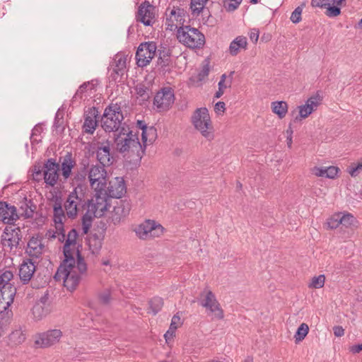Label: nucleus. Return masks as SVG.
<instances>
[{
    "label": "nucleus",
    "instance_id": "obj_64",
    "mask_svg": "<svg viewBox=\"0 0 362 362\" xmlns=\"http://www.w3.org/2000/svg\"><path fill=\"white\" fill-rule=\"evenodd\" d=\"M100 110L99 107L93 106L91 107H88V110H85L84 113H100Z\"/></svg>",
    "mask_w": 362,
    "mask_h": 362
},
{
    "label": "nucleus",
    "instance_id": "obj_24",
    "mask_svg": "<svg viewBox=\"0 0 362 362\" xmlns=\"http://www.w3.org/2000/svg\"><path fill=\"white\" fill-rule=\"evenodd\" d=\"M96 156L100 165L103 166L110 165L112 163L113 158L111 156L110 144L107 141L98 147Z\"/></svg>",
    "mask_w": 362,
    "mask_h": 362
},
{
    "label": "nucleus",
    "instance_id": "obj_10",
    "mask_svg": "<svg viewBox=\"0 0 362 362\" xmlns=\"http://www.w3.org/2000/svg\"><path fill=\"white\" fill-rule=\"evenodd\" d=\"M157 46L153 41L142 42L136 53V64L139 67L147 66L156 54Z\"/></svg>",
    "mask_w": 362,
    "mask_h": 362
},
{
    "label": "nucleus",
    "instance_id": "obj_39",
    "mask_svg": "<svg viewBox=\"0 0 362 362\" xmlns=\"http://www.w3.org/2000/svg\"><path fill=\"white\" fill-rule=\"evenodd\" d=\"M362 171V158L353 163L347 168V172L351 177H356Z\"/></svg>",
    "mask_w": 362,
    "mask_h": 362
},
{
    "label": "nucleus",
    "instance_id": "obj_36",
    "mask_svg": "<svg viewBox=\"0 0 362 362\" xmlns=\"http://www.w3.org/2000/svg\"><path fill=\"white\" fill-rule=\"evenodd\" d=\"M325 281V276L320 274L313 276L308 284V287L311 288H321L324 286Z\"/></svg>",
    "mask_w": 362,
    "mask_h": 362
},
{
    "label": "nucleus",
    "instance_id": "obj_51",
    "mask_svg": "<svg viewBox=\"0 0 362 362\" xmlns=\"http://www.w3.org/2000/svg\"><path fill=\"white\" fill-rule=\"evenodd\" d=\"M186 16L187 12L183 8H177V13L175 16V19L180 25H182L181 26L184 25L183 24L185 21Z\"/></svg>",
    "mask_w": 362,
    "mask_h": 362
},
{
    "label": "nucleus",
    "instance_id": "obj_58",
    "mask_svg": "<svg viewBox=\"0 0 362 362\" xmlns=\"http://www.w3.org/2000/svg\"><path fill=\"white\" fill-rule=\"evenodd\" d=\"M259 30L257 28H252L250 33V38L254 42L256 43L259 39Z\"/></svg>",
    "mask_w": 362,
    "mask_h": 362
},
{
    "label": "nucleus",
    "instance_id": "obj_7",
    "mask_svg": "<svg viewBox=\"0 0 362 362\" xmlns=\"http://www.w3.org/2000/svg\"><path fill=\"white\" fill-rule=\"evenodd\" d=\"M136 235L141 240H150L160 237L164 228L153 220H146L134 229Z\"/></svg>",
    "mask_w": 362,
    "mask_h": 362
},
{
    "label": "nucleus",
    "instance_id": "obj_28",
    "mask_svg": "<svg viewBox=\"0 0 362 362\" xmlns=\"http://www.w3.org/2000/svg\"><path fill=\"white\" fill-rule=\"evenodd\" d=\"M247 45V39L243 36H238L233 40L229 46V52L232 56H236L240 49H246Z\"/></svg>",
    "mask_w": 362,
    "mask_h": 362
},
{
    "label": "nucleus",
    "instance_id": "obj_8",
    "mask_svg": "<svg viewBox=\"0 0 362 362\" xmlns=\"http://www.w3.org/2000/svg\"><path fill=\"white\" fill-rule=\"evenodd\" d=\"M88 178L90 186L94 192L105 191L107 173L105 166L101 165H92L88 170Z\"/></svg>",
    "mask_w": 362,
    "mask_h": 362
},
{
    "label": "nucleus",
    "instance_id": "obj_13",
    "mask_svg": "<svg viewBox=\"0 0 362 362\" xmlns=\"http://www.w3.org/2000/svg\"><path fill=\"white\" fill-rule=\"evenodd\" d=\"M192 123L195 129L207 139L211 140L214 138L210 115H194L192 117Z\"/></svg>",
    "mask_w": 362,
    "mask_h": 362
},
{
    "label": "nucleus",
    "instance_id": "obj_9",
    "mask_svg": "<svg viewBox=\"0 0 362 362\" xmlns=\"http://www.w3.org/2000/svg\"><path fill=\"white\" fill-rule=\"evenodd\" d=\"M201 301L200 305L206 308L210 313L214 315V317L218 320H221L224 317L223 311L220 306L215 295L211 291L205 288L200 294Z\"/></svg>",
    "mask_w": 362,
    "mask_h": 362
},
{
    "label": "nucleus",
    "instance_id": "obj_31",
    "mask_svg": "<svg viewBox=\"0 0 362 362\" xmlns=\"http://www.w3.org/2000/svg\"><path fill=\"white\" fill-rule=\"evenodd\" d=\"M309 115H298L293 122H290L288 129L285 132V135L286 137V143L287 146L289 148L292 146L293 143V131L292 129V125L297 122H300L302 119L307 118Z\"/></svg>",
    "mask_w": 362,
    "mask_h": 362
},
{
    "label": "nucleus",
    "instance_id": "obj_43",
    "mask_svg": "<svg viewBox=\"0 0 362 362\" xmlns=\"http://www.w3.org/2000/svg\"><path fill=\"white\" fill-rule=\"evenodd\" d=\"M202 16V21L204 25H211L212 26L213 21H211V14L209 11V8L208 7H205V5L204 6V11H201Z\"/></svg>",
    "mask_w": 362,
    "mask_h": 362
},
{
    "label": "nucleus",
    "instance_id": "obj_57",
    "mask_svg": "<svg viewBox=\"0 0 362 362\" xmlns=\"http://www.w3.org/2000/svg\"><path fill=\"white\" fill-rule=\"evenodd\" d=\"M180 325H181V320H180V316H178L177 315H175L171 320V323L170 325V327L177 329V327Z\"/></svg>",
    "mask_w": 362,
    "mask_h": 362
},
{
    "label": "nucleus",
    "instance_id": "obj_27",
    "mask_svg": "<svg viewBox=\"0 0 362 362\" xmlns=\"http://www.w3.org/2000/svg\"><path fill=\"white\" fill-rule=\"evenodd\" d=\"M35 206L33 204L31 200L25 199L21 202V205L18 209L19 216L24 218H31L33 216Z\"/></svg>",
    "mask_w": 362,
    "mask_h": 362
},
{
    "label": "nucleus",
    "instance_id": "obj_44",
    "mask_svg": "<svg viewBox=\"0 0 362 362\" xmlns=\"http://www.w3.org/2000/svg\"><path fill=\"white\" fill-rule=\"evenodd\" d=\"M135 90L136 92V94L139 95L140 97L143 98L144 99L149 98V94L148 93L149 89L144 84H142V83L138 84L136 86Z\"/></svg>",
    "mask_w": 362,
    "mask_h": 362
},
{
    "label": "nucleus",
    "instance_id": "obj_42",
    "mask_svg": "<svg viewBox=\"0 0 362 362\" xmlns=\"http://www.w3.org/2000/svg\"><path fill=\"white\" fill-rule=\"evenodd\" d=\"M327 11L325 14L329 17H337L341 14V8L340 7L329 3V5L326 7Z\"/></svg>",
    "mask_w": 362,
    "mask_h": 362
},
{
    "label": "nucleus",
    "instance_id": "obj_40",
    "mask_svg": "<svg viewBox=\"0 0 362 362\" xmlns=\"http://www.w3.org/2000/svg\"><path fill=\"white\" fill-rule=\"evenodd\" d=\"M125 68L126 59L124 57H119L117 60H116V67L113 69V71L117 75L122 76L124 74Z\"/></svg>",
    "mask_w": 362,
    "mask_h": 362
},
{
    "label": "nucleus",
    "instance_id": "obj_18",
    "mask_svg": "<svg viewBox=\"0 0 362 362\" xmlns=\"http://www.w3.org/2000/svg\"><path fill=\"white\" fill-rule=\"evenodd\" d=\"M126 185L122 177H115L109 182V185L105 188L107 198L119 199L126 193Z\"/></svg>",
    "mask_w": 362,
    "mask_h": 362
},
{
    "label": "nucleus",
    "instance_id": "obj_3",
    "mask_svg": "<svg viewBox=\"0 0 362 362\" xmlns=\"http://www.w3.org/2000/svg\"><path fill=\"white\" fill-rule=\"evenodd\" d=\"M107 199L105 191H100L95 192L94 196L86 202V211L81 219L84 234L88 232L93 218H100L105 214L109 206Z\"/></svg>",
    "mask_w": 362,
    "mask_h": 362
},
{
    "label": "nucleus",
    "instance_id": "obj_16",
    "mask_svg": "<svg viewBox=\"0 0 362 362\" xmlns=\"http://www.w3.org/2000/svg\"><path fill=\"white\" fill-rule=\"evenodd\" d=\"M62 332L59 329H51L41 333L37 337L35 344L41 348L50 346L59 341Z\"/></svg>",
    "mask_w": 362,
    "mask_h": 362
},
{
    "label": "nucleus",
    "instance_id": "obj_56",
    "mask_svg": "<svg viewBox=\"0 0 362 362\" xmlns=\"http://www.w3.org/2000/svg\"><path fill=\"white\" fill-rule=\"evenodd\" d=\"M89 85H90L89 82L83 83L82 85H81L79 86L78 89L77 90V91L74 95V98H77V97L81 98L82 94L86 91L88 86Z\"/></svg>",
    "mask_w": 362,
    "mask_h": 362
},
{
    "label": "nucleus",
    "instance_id": "obj_20",
    "mask_svg": "<svg viewBox=\"0 0 362 362\" xmlns=\"http://www.w3.org/2000/svg\"><path fill=\"white\" fill-rule=\"evenodd\" d=\"M19 216L14 206H11L6 202H0V220L4 223L11 226L13 221H16Z\"/></svg>",
    "mask_w": 362,
    "mask_h": 362
},
{
    "label": "nucleus",
    "instance_id": "obj_35",
    "mask_svg": "<svg viewBox=\"0 0 362 362\" xmlns=\"http://www.w3.org/2000/svg\"><path fill=\"white\" fill-rule=\"evenodd\" d=\"M309 331V327L305 323H302L298 328L295 334L296 342H300L306 337Z\"/></svg>",
    "mask_w": 362,
    "mask_h": 362
},
{
    "label": "nucleus",
    "instance_id": "obj_49",
    "mask_svg": "<svg viewBox=\"0 0 362 362\" xmlns=\"http://www.w3.org/2000/svg\"><path fill=\"white\" fill-rule=\"evenodd\" d=\"M339 169L336 166H329L326 168V177L329 179H334L337 177Z\"/></svg>",
    "mask_w": 362,
    "mask_h": 362
},
{
    "label": "nucleus",
    "instance_id": "obj_19",
    "mask_svg": "<svg viewBox=\"0 0 362 362\" xmlns=\"http://www.w3.org/2000/svg\"><path fill=\"white\" fill-rule=\"evenodd\" d=\"M101 125L105 132H117L122 126L123 115H101Z\"/></svg>",
    "mask_w": 362,
    "mask_h": 362
},
{
    "label": "nucleus",
    "instance_id": "obj_5",
    "mask_svg": "<svg viewBox=\"0 0 362 362\" xmlns=\"http://www.w3.org/2000/svg\"><path fill=\"white\" fill-rule=\"evenodd\" d=\"M177 38L180 43L190 49H201L205 44L204 35L197 28L182 25L177 28Z\"/></svg>",
    "mask_w": 362,
    "mask_h": 362
},
{
    "label": "nucleus",
    "instance_id": "obj_60",
    "mask_svg": "<svg viewBox=\"0 0 362 362\" xmlns=\"http://www.w3.org/2000/svg\"><path fill=\"white\" fill-rule=\"evenodd\" d=\"M175 331H176V329L169 327L168 330L164 334V337L167 341L173 338V337L175 336Z\"/></svg>",
    "mask_w": 362,
    "mask_h": 362
},
{
    "label": "nucleus",
    "instance_id": "obj_4",
    "mask_svg": "<svg viewBox=\"0 0 362 362\" xmlns=\"http://www.w3.org/2000/svg\"><path fill=\"white\" fill-rule=\"evenodd\" d=\"M13 272L4 268L0 269V314L4 313L13 302L16 287L11 283Z\"/></svg>",
    "mask_w": 362,
    "mask_h": 362
},
{
    "label": "nucleus",
    "instance_id": "obj_47",
    "mask_svg": "<svg viewBox=\"0 0 362 362\" xmlns=\"http://www.w3.org/2000/svg\"><path fill=\"white\" fill-rule=\"evenodd\" d=\"M122 113L121 110V106L118 104L117 102L115 103H111L108 106L105 107L103 113Z\"/></svg>",
    "mask_w": 362,
    "mask_h": 362
},
{
    "label": "nucleus",
    "instance_id": "obj_37",
    "mask_svg": "<svg viewBox=\"0 0 362 362\" xmlns=\"http://www.w3.org/2000/svg\"><path fill=\"white\" fill-rule=\"evenodd\" d=\"M209 74V59H206L202 65V70L198 73L197 76V81L202 82L204 81Z\"/></svg>",
    "mask_w": 362,
    "mask_h": 362
},
{
    "label": "nucleus",
    "instance_id": "obj_52",
    "mask_svg": "<svg viewBox=\"0 0 362 362\" xmlns=\"http://www.w3.org/2000/svg\"><path fill=\"white\" fill-rule=\"evenodd\" d=\"M63 115H55L54 126L57 129H64V119Z\"/></svg>",
    "mask_w": 362,
    "mask_h": 362
},
{
    "label": "nucleus",
    "instance_id": "obj_63",
    "mask_svg": "<svg viewBox=\"0 0 362 362\" xmlns=\"http://www.w3.org/2000/svg\"><path fill=\"white\" fill-rule=\"evenodd\" d=\"M362 351V344L354 345L350 348V351L353 354H357Z\"/></svg>",
    "mask_w": 362,
    "mask_h": 362
},
{
    "label": "nucleus",
    "instance_id": "obj_6",
    "mask_svg": "<svg viewBox=\"0 0 362 362\" xmlns=\"http://www.w3.org/2000/svg\"><path fill=\"white\" fill-rule=\"evenodd\" d=\"M85 193L82 186L78 185L69 192L64 204L66 216L69 218H75L80 209L85 206Z\"/></svg>",
    "mask_w": 362,
    "mask_h": 362
},
{
    "label": "nucleus",
    "instance_id": "obj_38",
    "mask_svg": "<svg viewBox=\"0 0 362 362\" xmlns=\"http://www.w3.org/2000/svg\"><path fill=\"white\" fill-rule=\"evenodd\" d=\"M273 113H287L288 104L284 101H276L272 103Z\"/></svg>",
    "mask_w": 362,
    "mask_h": 362
},
{
    "label": "nucleus",
    "instance_id": "obj_41",
    "mask_svg": "<svg viewBox=\"0 0 362 362\" xmlns=\"http://www.w3.org/2000/svg\"><path fill=\"white\" fill-rule=\"evenodd\" d=\"M229 2L227 0L223 1V6L228 12H233L236 10L239 6L240 5L242 1L236 0V1H230Z\"/></svg>",
    "mask_w": 362,
    "mask_h": 362
},
{
    "label": "nucleus",
    "instance_id": "obj_48",
    "mask_svg": "<svg viewBox=\"0 0 362 362\" xmlns=\"http://www.w3.org/2000/svg\"><path fill=\"white\" fill-rule=\"evenodd\" d=\"M302 11L303 9L300 6H298L297 8H295V10L292 12L290 18L292 23L296 24L301 21Z\"/></svg>",
    "mask_w": 362,
    "mask_h": 362
},
{
    "label": "nucleus",
    "instance_id": "obj_23",
    "mask_svg": "<svg viewBox=\"0 0 362 362\" xmlns=\"http://www.w3.org/2000/svg\"><path fill=\"white\" fill-rule=\"evenodd\" d=\"M44 249L45 245L42 244V240L33 237L28 243L25 252L32 258L31 259L34 261V259L40 258Z\"/></svg>",
    "mask_w": 362,
    "mask_h": 362
},
{
    "label": "nucleus",
    "instance_id": "obj_26",
    "mask_svg": "<svg viewBox=\"0 0 362 362\" xmlns=\"http://www.w3.org/2000/svg\"><path fill=\"white\" fill-rule=\"evenodd\" d=\"M159 56L158 57L157 64L160 66V69L163 73L170 72L172 67V59L170 58L172 52L170 49L163 48L158 50Z\"/></svg>",
    "mask_w": 362,
    "mask_h": 362
},
{
    "label": "nucleus",
    "instance_id": "obj_62",
    "mask_svg": "<svg viewBox=\"0 0 362 362\" xmlns=\"http://www.w3.org/2000/svg\"><path fill=\"white\" fill-rule=\"evenodd\" d=\"M42 132V127L40 125H36L32 130L31 135H35L36 136H40V133Z\"/></svg>",
    "mask_w": 362,
    "mask_h": 362
},
{
    "label": "nucleus",
    "instance_id": "obj_2",
    "mask_svg": "<svg viewBox=\"0 0 362 362\" xmlns=\"http://www.w3.org/2000/svg\"><path fill=\"white\" fill-rule=\"evenodd\" d=\"M138 124L142 129V144L136 134L125 127H122L119 135L115 138V144L119 152L123 153L124 156L132 157L135 160H140L146 146L152 144L157 138V130L155 127H147L142 121H138Z\"/></svg>",
    "mask_w": 362,
    "mask_h": 362
},
{
    "label": "nucleus",
    "instance_id": "obj_32",
    "mask_svg": "<svg viewBox=\"0 0 362 362\" xmlns=\"http://www.w3.org/2000/svg\"><path fill=\"white\" fill-rule=\"evenodd\" d=\"M26 338L25 330L19 327L15 329L9 335V340L15 345L22 344Z\"/></svg>",
    "mask_w": 362,
    "mask_h": 362
},
{
    "label": "nucleus",
    "instance_id": "obj_45",
    "mask_svg": "<svg viewBox=\"0 0 362 362\" xmlns=\"http://www.w3.org/2000/svg\"><path fill=\"white\" fill-rule=\"evenodd\" d=\"M340 214H337L332 216L327 221V226L331 229L337 228L341 224Z\"/></svg>",
    "mask_w": 362,
    "mask_h": 362
},
{
    "label": "nucleus",
    "instance_id": "obj_54",
    "mask_svg": "<svg viewBox=\"0 0 362 362\" xmlns=\"http://www.w3.org/2000/svg\"><path fill=\"white\" fill-rule=\"evenodd\" d=\"M312 173L317 177H326V168L314 167L312 169Z\"/></svg>",
    "mask_w": 362,
    "mask_h": 362
},
{
    "label": "nucleus",
    "instance_id": "obj_33",
    "mask_svg": "<svg viewBox=\"0 0 362 362\" xmlns=\"http://www.w3.org/2000/svg\"><path fill=\"white\" fill-rule=\"evenodd\" d=\"M209 1V0H191L190 9L193 16H199L201 11H204V6Z\"/></svg>",
    "mask_w": 362,
    "mask_h": 362
},
{
    "label": "nucleus",
    "instance_id": "obj_12",
    "mask_svg": "<svg viewBox=\"0 0 362 362\" xmlns=\"http://www.w3.org/2000/svg\"><path fill=\"white\" fill-rule=\"evenodd\" d=\"M21 238V230L14 226H7L1 235V243L4 247L11 250L16 248Z\"/></svg>",
    "mask_w": 362,
    "mask_h": 362
},
{
    "label": "nucleus",
    "instance_id": "obj_53",
    "mask_svg": "<svg viewBox=\"0 0 362 362\" xmlns=\"http://www.w3.org/2000/svg\"><path fill=\"white\" fill-rule=\"evenodd\" d=\"M330 0H312L311 6L313 7L326 8L329 5Z\"/></svg>",
    "mask_w": 362,
    "mask_h": 362
},
{
    "label": "nucleus",
    "instance_id": "obj_59",
    "mask_svg": "<svg viewBox=\"0 0 362 362\" xmlns=\"http://www.w3.org/2000/svg\"><path fill=\"white\" fill-rule=\"evenodd\" d=\"M333 332H334V334L337 337H342L344 334V329L341 326L334 327Z\"/></svg>",
    "mask_w": 362,
    "mask_h": 362
},
{
    "label": "nucleus",
    "instance_id": "obj_14",
    "mask_svg": "<svg viewBox=\"0 0 362 362\" xmlns=\"http://www.w3.org/2000/svg\"><path fill=\"white\" fill-rule=\"evenodd\" d=\"M59 164L54 158H49L44 164V180L46 185L54 187L59 180Z\"/></svg>",
    "mask_w": 362,
    "mask_h": 362
},
{
    "label": "nucleus",
    "instance_id": "obj_30",
    "mask_svg": "<svg viewBox=\"0 0 362 362\" xmlns=\"http://www.w3.org/2000/svg\"><path fill=\"white\" fill-rule=\"evenodd\" d=\"M101 115H88L84 121L83 129L86 133L93 134L97 127V119Z\"/></svg>",
    "mask_w": 362,
    "mask_h": 362
},
{
    "label": "nucleus",
    "instance_id": "obj_21",
    "mask_svg": "<svg viewBox=\"0 0 362 362\" xmlns=\"http://www.w3.org/2000/svg\"><path fill=\"white\" fill-rule=\"evenodd\" d=\"M322 97L317 93L315 95L309 98L305 104L300 105L296 107L292 113L298 111V113H313L317 110V107L321 104Z\"/></svg>",
    "mask_w": 362,
    "mask_h": 362
},
{
    "label": "nucleus",
    "instance_id": "obj_61",
    "mask_svg": "<svg viewBox=\"0 0 362 362\" xmlns=\"http://www.w3.org/2000/svg\"><path fill=\"white\" fill-rule=\"evenodd\" d=\"M225 103L223 102H221V101H218V103H216V104L214 106V111L216 112H224L225 111Z\"/></svg>",
    "mask_w": 362,
    "mask_h": 362
},
{
    "label": "nucleus",
    "instance_id": "obj_50",
    "mask_svg": "<svg viewBox=\"0 0 362 362\" xmlns=\"http://www.w3.org/2000/svg\"><path fill=\"white\" fill-rule=\"evenodd\" d=\"M340 214V220H341V224L348 226H350L354 221V216L350 214Z\"/></svg>",
    "mask_w": 362,
    "mask_h": 362
},
{
    "label": "nucleus",
    "instance_id": "obj_1",
    "mask_svg": "<svg viewBox=\"0 0 362 362\" xmlns=\"http://www.w3.org/2000/svg\"><path fill=\"white\" fill-rule=\"evenodd\" d=\"M65 218L61 197H55L53 204V219L56 225V231L50 236L64 242L63 253L64 259L59 265L54 274L56 281H63L67 290L76 289L82 279L86 276L88 267L81 255L82 245L78 241V233L75 228L71 229L65 235L63 220Z\"/></svg>",
    "mask_w": 362,
    "mask_h": 362
},
{
    "label": "nucleus",
    "instance_id": "obj_55",
    "mask_svg": "<svg viewBox=\"0 0 362 362\" xmlns=\"http://www.w3.org/2000/svg\"><path fill=\"white\" fill-rule=\"evenodd\" d=\"M100 300L103 304H107L110 301V292L108 290L101 293L99 296Z\"/></svg>",
    "mask_w": 362,
    "mask_h": 362
},
{
    "label": "nucleus",
    "instance_id": "obj_29",
    "mask_svg": "<svg viewBox=\"0 0 362 362\" xmlns=\"http://www.w3.org/2000/svg\"><path fill=\"white\" fill-rule=\"evenodd\" d=\"M88 245L92 254H98L102 247L103 238L97 234H91L87 239Z\"/></svg>",
    "mask_w": 362,
    "mask_h": 362
},
{
    "label": "nucleus",
    "instance_id": "obj_46",
    "mask_svg": "<svg viewBox=\"0 0 362 362\" xmlns=\"http://www.w3.org/2000/svg\"><path fill=\"white\" fill-rule=\"evenodd\" d=\"M32 312L34 317L37 320L41 319L44 315H45L44 308L40 304L34 305Z\"/></svg>",
    "mask_w": 362,
    "mask_h": 362
},
{
    "label": "nucleus",
    "instance_id": "obj_34",
    "mask_svg": "<svg viewBox=\"0 0 362 362\" xmlns=\"http://www.w3.org/2000/svg\"><path fill=\"white\" fill-rule=\"evenodd\" d=\"M149 305L151 312L155 315L161 310L163 301L160 297H154L150 300Z\"/></svg>",
    "mask_w": 362,
    "mask_h": 362
},
{
    "label": "nucleus",
    "instance_id": "obj_15",
    "mask_svg": "<svg viewBox=\"0 0 362 362\" xmlns=\"http://www.w3.org/2000/svg\"><path fill=\"white\" fill-rule=\"evenodd\" d=\"M156 7L148 1H145L139 7L137 21H141L144 25H152L155 21Z\"/></svg>",
    "mask_w": 362,
    "mask_h": 362
},
{
    "label": "nucleus",
    "instance_id": "obj_25",
    "mask_svg": "<svg viewBox=\"0 0 362 362\" xmlns=\"http://www.w3.org/2000/svg\"><path fill=\"white\" fill-rule=\"evenodd\" d=\"M61 170L63 178L66 180L71 175L72 169L76 165V160L73 158L71 153H66V155L60 158Z\"/></svg>",
    "mask_w": 362,
    "mask_h": 362
},
{
    "label": "nucleus",
    "instance_id": "obj_22",
    "mask_svg": "<svg viewBox=\"0 0 362 362\" xmlns=\"http://www.w3.org/2000/svg\"><path fill=\"white\" fill-rule=\"evenodd\" d=\"M35 263L33 259H28L21 264L19 277L23 284H28L30 281L36 269Z\"/></svg>",
    "mask_w": 362,
    "mask_h": 362
},
{
    "label": "nucleus",
    "instance_id": "obj_17",
    "mask_svg": "<svg viewBox=\"0 0 362 362\" xmlns=\"http://www.w3.org/2000/svg\"><path fill=\"white\" fill-rule=\"evenodd\" d=\"M131 203L124 199L120 202L114 207L111 215L112 222L115 225L122 223L129 215L131 210Z\"/></svg>",
    "mask_w": 362,
    "mask_h": 362
},
{
    "label": "nucleus",
    "instance_id": "obj_11",
    "mask_svg": "<svg viewBox=\"0 0 362 362\" xmlns=\"http://www.w3.org/2000/svg\"><path fill=\"white\" fill-rule=\"evenodd\" d=\"M174 90L170 87H164L154 97L153 105L159 112L167 111L174 103Z\"/></svg>",
    "mask_w": 362,
    "mask_h": 362
}]
</instances>
